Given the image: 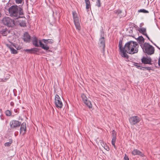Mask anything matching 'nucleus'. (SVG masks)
<instances>
[{"mask_svg": "<svg viewBox=\"0 0 160 160\" xmlns=\"http://www.w3.org/2000/svg\"><path fill=\"white\" fill-rule=\"evenodd\" d=\"M154 48L151 45V55L154 53Z\"/></svg>", "mask_w": 160, "mask_h": 160, "instance_id": "473e14b6", "label": "nucleus"}, {"mask_svg": "<svg viewBox=\"0 0 160 160\" xmlns=\"http://www.w3.org/2000/svg\"><path fill=\"white\" fill-rule=\"evenodd\" d=\"M140 42H144V41L143 40H142V41H139Z\"/></svg>", "mask_w": 160, "mask_h": 160, "instance_id": "a18cd8bd", "label": "nucleus"}, {"mask_svg": "<svg viewBox=\"0 0 160 160\" xmlns=\"http://www.w3.org/2000/svg\"><path fill=\"white\" fill-rule=\"evenodd\" d=\"M23 0H16V2L17 4L21 3Z\"/></svg>", "mask_w": 160, "mask_h": 160, "instance_id": "72a5a7b5", "label": "nucleus"}, {"mask_svg": "<svg viewBox=\"0 0 160 160\" xmlns=\"http://www.w3.org/2000/svg\"><path fill=\"white\" fill-rule=\"evenodd\" d=\"M122 41H119V51L121 56L125 58L126 61L128 60L129 56L127 53L133 54L137 53L138 52V44L135 42L130 41L122 47Z\"/></svg>", "mask_w": 160, "mask_h": 160, "instance_id": "f257e3e1", "label": "nucleus"}, {"mask_svg": "<svg viewBox=\"0 0 160 160\" xmlns=\"http://www.w3.org/2000/svg\"><path fill=\"white\" fill-rule=\"evenodd\" d=\"M50 42L48 41H32L33 44L36 47H40L43 49L48 50L49 47L47 44V42Z\"/></svg>", "mask_w": 160, "mask_h": 160, "instance_id": "7ed1b4c3", "label": "nucleus"}, {"mask_svg": "<svg viewBox=\"0 0 160 160\" xmlns=\"http://www.w3.org/2000/svg\"><path fill=\"white\" fill-rule=\"evenodd\" d=\"M26 41V42H28L29 41H27V40H26V41Z\"/></svg>", "mask_w": 160, "mask_h": 160, "instance_id": "09e8293b", "label": "nucleus"}, {"mask_svg": "<svg viewBox=\"0 0 160 160\" xmlns=\"http://www.w3.org/2000/svg\"><path fill=\"white\" fill-rule=\"evenodd\" d=\"M112 138H116V131L114 130H113L112 131Z\"/></svg>", "mask_w": 160, "mask_h": 160, "instance_id": "bb28decb", "label": "nucleus"}, {"mask_svg": "<svg viewBox=\"0 0 160 160\" xmlns=\"http://www.w3.org/2000/svg\"><path fill=\"white\" fill-rule=\"evenodd\" d=\"M102 146L107 151H109V147L107 146L106 143H104L103 145H102Z\"/></svg>", "mask_w": 160, "mask_h": 160, "instance_id": "412c9836", "label": "nucleus"}, {"mask_svg": "<svg viewBox=\"0 0 160 160\" xmlns=\"http://www.w3.org/2000/svg\"><path fill=\"white\" fill-rule=\"evenodd\" d=\"M12 143V139H9V141L8 142H7L4 144V145L6 147H9L10 146Z\"/></svg>", "mask_w": 160, "mask_h": 160, "instance_id": "4be33fe9", "label": "nucleus"}, {"mask_svg": "<svg viewBox=\"0 0 160 160\" xmlns=\"http://www.w3.org/2000/svg\"><path fill=\"white\" fill-rule=\"evenodd\" d=\"M97 0H92L93 2H96Z\"/></svg>", "mask_w": 160, "mask_h": 160, "instance_id": "c03bdc74", "label": "nucleus"}, {"mask_svg": "<svg viewBox=\"0 0 160 160\" xmlns=\"http://www.w3.org/2000/svg\"><path fill=\"white\" fill-rule=\"evenodd\" d=\"M55 104L56 107L58 108H62L63 106V104L59 95H56L55 97Z\"/></svg>", "mask_w": 160, "mask_h": 160, "instance_id": "6e6552de", "label": "nucleus"}, {"mask_svg": "<svg viewBox=\"0 0 160 160\" xmlns=\"http://www.w3.org/2000/svg\"><path fill=\"white\" fill-rule=\"evenodd\" d=\"M116 140V138H112V144L114 146L115 148H116V147L115 145Z\"/></svg>", "mask_w": 160, "mask_h": 160, "instance_id": "6ab92c4d", "label": "nucleus"}, {"mask_svg": "<svg viewBox=\"0 0 160 160\" xmlns=\"http://www.w3.org/2000/svg\"><path fill=\"white\" fill-rule=\"evenodd\" d=\"M85 2H90L89 0H85Z\"/></svg>", "mask_w": 160, "mask_h": 160, "instance_id": "79ce46f5", "label": "nucleus"}, {"mask_svg": "<svg viewBox=\"0 0 160 160\" xmlns=\"http://www.w3.org/2000/svg\"><path fill=\"white\" fill-rule=\"evenodd\" d=\"M25 51L30 53V52H31V49H26L25 50Z\"/></svg>", "mask_w": 160, "mask_h": 160, "instance_id": "58836bf2", "label": "nucleus"}, {"mask_svg": "<svg viewBox=\"0 0 160 160\" xmlns=\"http://www.w3.org/2000/svg\"><path fill=\"white\" fill-rule=\"evenodd\" d=\"M100 47L104 51V48L105 46L104 41H101L100 43H99Z\"/></svg>", "mask_w": 160, "mask_h": 160, "instance_id": "dca6fc26", "label": "nucleus"}, {"mask_svg": "<svg viewBox=\"0 0 160 160\" xmlns=\"http://www.w3.org/2000/svg\"><path fill=\"white\" fill-rule=\"evenodd\" d=\"M3 23L8 27H12L15 25L13 20L9 17H4L2 20Z\"/></svg>", "mask_w": 160, "mask_h": 160, "instance_id": "39448f33", "label": "nucleus"}, {"mask_svg": "<svg viewBox=\"0 0 160 160\" xmlns=\"http://www.w3.org/2000/svg\"><path fill=\"white\" fill-rule=\"evenodd\" d=\"M140 69L142 70H150V67H143L142 66H141V67L140 68Z\"/></svg>", "mask_w": 160, "mask_h": 160, "instance_id": "393cba45", "label": "nucleus"}, {"mask_svg": "<svg viewBox=\"0 0 160 160\" xmlns=\"http://www.w3.org/2000/svg\"><path fill=\"white\" fill-rule=\"evenodd\" d=\"M157 47L159 48V49L160 50V48L159 47Z\"/></svg>", "mask_w": 160, "mask_h": 160, "instance_id": "8fccbe9b", "label": "nucleus"}, {"mask_svg": "<svg viewBox=\"0 0 160 160\" xmlns=\"http://www.w3.org/2000/svg\"><path fill=\"white\" fill-rule=\"evenodd\" d=\"M19 24L21 27H25L26 26V24L25 21H22L19 23Z\"/></svg>", "mask_w": 160, "mask_h": 160, "instance_id": "c85d7f7f", "label": "nucleus"}, {"mask_svg": "<svg viewBox=\"0 0 160 160\" xmlns=\"http://www.w3.org/2000/svg\"><path fill=\"white\" fill-rule=\"evenodd\" d=\"M143 52L147 54L150 55V45L148 43H145L141 45Z\"/></svg>", "mask_w": 160, "mask_h": 160, "instance_id": "1a4fd4ad", "label": "nucleus"}, {"mask_svg": "<svg viewBox=\"0 0 160 160\" xmlns=\"http://www.w3.org/2000/svg\"><path fill=\"white\" fill-rule=\"evenodd\" d=\"M132 155L135 156V155H139L140 156L143 157V153L137 149H135L133 150L132 152Z\"/></svg>", "mask_w": 160, "mask_h": 160, "instance_id": "f8f14e48", "label": "nucleus"}, {"mask_svg": "<svg viewBox=\"0 0 160 160\" xmlns=\"http://www.w3.org/2000/svg\"><path fill=\"white\" fill-rule=\"evenodd\" d=\"M81 97L83 102L84 101L86 102V100H88L87 97L84 93L82 94Z\"/></svg>", "mask_w": 160, "mask_h": 160, "instance_id": "aec40b11", "label": "nucleus"}, {"mask_svg": "<svg viewBox=\"0 0 160 160\" xmlns=\"http://www.w3.org/2000/svg\"><path fill=\"white\" fill-rule=\"evenodd\" d=\"M139 32L141 33H142L143 35L146 36L149 39V37H148L146 33V29L144 28H139L138 30Z\"/></svg>", "mask_w": 160, "mask_h": 160, "instance_id": "4468645a", "label": "nucleus"}, {"mask_svg": "<svg viewBox=\"0 0 160 160\" xmlns=\"http://www.w3.org/2000/svg\"><path fill=\"white\" fill-rule=\"evenodd\" d=\"M0 32L3 36L7 35V34L9 33L8 31L6 30L5 29H3Z\"/></svg>", "mask_w": 160, "mask_h": 160, "instance_id": "a211bd4d", "label": "nucleus"}, {"mask_svg": "<svg viewBox=\"0 0 160 160\" xmlns=\"http://www.w3.org/2000/svg\"><path fill=\"white\" fill-rule=\"evenodd\" d=\"M10 105L12 106H13L14 105V103L12 102H10Z\"/></svg>", "mask_w": 160, "mask_h": 160, "instance_id": "ea45409f", "label": "nucleus"}, {"mask_svg": "<svg viewBox=\"0 0 160 160\" xmlns=\"http://www.w3.org/2000/svg\"><path fill=\"white\" fill-rule=\"evenodd\" d=\"M72 13L74 22L76 28L79 31L81 29V27L80 26V21L78 15L75 12L73 11Z\"/></svg>", "mask_w": 160, "mask_h": 160, "instance_id": "20e7f679", "label": "nucleus"}, {"mask_svg": "<svg viewBox=\"0 0 160 160\" xmlns=\"http://www.w3.org/2000/svg\"><path fill=\"white\" fill-rule=\"evenodd\" d=\"M8 12L10 16L14 19L22 18L20 15L23 14L22 8L17 5H12L8 9Z\"/></svg>", "mask_w": 160, "mask_h": 160, "instance_id": "f03ea898", "label": "nucleus"}, {"mask_svg": "<svg viewBox=\"0 0 160 160\" xmlns=\"http://www.w3.org/2000/svg\"><path fill=\"white\" fill-rule=\"evenodd\" d=\"M34 40H37V38H35V39H34Z\"/></svg>", "mask_w": 160, "mask_h": 160, "instance_id": "de8ad7c7", "label": "nucleus"}, {"mask_svg": "<svg viewBox=\"0 0 160 160\" xmlns=\"http://www.w3.org/2000/svg\"><path fill=\"white\" fill-rule=\"evenodd\" d=\"M117 14H119L121 13V11L120 10H118L117 11H114Z\"/></svg>", "mask_w": 160, "mask_h": 160, "instance_id": "e433bc0d", "label": "nucleus"}, {"mask_svg": "<svg viewBox=\"0 0 160 160\" xmlns=\"http://www.w3.org/2000/svg\"><path fill=\"white\" fill-rule=\"evenodd\" d=\"M2 81V82H5V81L4 80H3L2 79H0V82Z\"/></svg>", "mask_w": 160, "mask_h": 160, "instance_id": "a19ab883", "label": "nucleus"}, {"mask_svg": "<svg viewBox=\"0 0 160 160\" xmlns=\"http://www.w3.org/2000/svg\"><path fill=\"white\" fill-rule=\"evenodd\" d=\"M9 42L11 43V44H6V45L10 49L11 53L13 54H16L17 53V51L12 47V45L13 46L18 50L20 49L21 48V47L19 46H18V45H16L15 43H13L12 42Z\"/></svg>", "mask_w": 160, "mask_h": 160, "instance_id": "423d86ee", "label": "nucleus"}, {"mask_svg": "<svg viewBox=\"0 0 160 160\" xmlns=\"http://www.w3.org/2000/svg\"><path fill=\"white\" fill-rule=\"evenodd\" d=\"M135 38L137 39V40H144V39L142 36H138L137 38Z\"/></svg>", "mask_w": 160, "mask_h": 160, "instance_id": "2f4dec72", "label": "nucleus"}, {"mask_svg": "<svg viewBox=\"0 0 160 160\" xmlns=\"http://www.w3.org/2000/svg\"><path fill=\"white\" fill-rule=\"evenodd\" d=\"M150 62H151V61H150Z\"/></svg>", "mask_w": 160, "mask_h": 160, "instance_id": "3c124183", "label": "nucleus"}, {"mask_svg": "<svg viewBox=\"0 0 160 160\" xmlns=\"http://www.w3.org/2000/svg\"><path fill=\"white\" fill-rule=\"evenodd\" d=\"M141 118L137 116H132L129 119L130 124L132 125L137 124L139 122Z\"/></svg>", "mask_w": 160, "mask_h": 160, "instance_id": "0eeeda50", "label": "nucleus"}, {"mask_svg": "<svg viewBox=\"0 0 160 160\" xmlns=\"http://www.w3.org/2000/svg\"><path fill=\"white\" fill-rule=\"evenodd\" d=\"M42 40H51L50 39H42Z\"/></svg>", "mask_w": 160, "mask_h": 160, "instance_id": "37998d69", "label": "nucleus"}, {"mask_svg": "<svg viewBox=\"0 0 160 160\" xmlns=\"http://www.w3.org/2000/svg\"><path fill=\"white\" fill-rule=\"evenodd\" d=\"M17 109H14V111L15 112H17Z\"/></svg>", "mask_w": 160, "mask_h": 160, "instance_id": "49530a36", "label": "nucleus"}, {"mask_svg": "<svg viewBox=\"0 0 160 160\" xmlns=\"http://www.w3.org/2000/svg\"><path fill=\"white\" fill-rule=\"evenodd\" d=\"M96 2V5L98 7H100L101 6L100 0H97Z\"/></svg>", "mask_w": 160, "mask_h": 160, "instance_id": "c756f323", "label": "nucleus"}, {"mask_svg": "<svg viewBox=\"0 0 160 160\" xmlns=\"http://www.w3.org/2000/svg\"><path fill=\"white\" fill-rule=\"evenodd\" d=\"M5 113L7 116H10L11 114V112L9 110H7L5 112Z\"/></svg>", "mask_w": 160, "mask_h": 160, "instance_id": "7c9ffc66", "label": "nucleus"}, {"mask_svg": "<svg viewBox=\"0 0 160 160\" xmlns=\"http://www.w3.org/2000/svg\"><path fill=\"white\" fill-rule=\"evenodd\" d=\"M124 160H129L128 156L125 154L124 158Z\"/></svg>", "mask_w": 160, "mask_h": 160, "instance_id": "c9c22d12", "label": "nucleus"}, {"mask_svg": "<svg viewBox=\"0 0 160 160\" xmlns=\"http://www.w3.org/2000/svg\"><path fill=\"white\" fill-rule=\"evenodd\" d=\"M86 4V8L89 9L91 7L90 2H85Z\"/></svg>", "mask_w": 160, "mask_h": 160, "instance_id": "cd10ccee", "label": "nucleus"}, {"mask_svg": "<svg viewBox=\"0 0 160 160\" xmlns=\"http://www.w3.org/2000/svg\"><path fill=\"white\" fill-rule=\"evenodd\" d=\"M31 52H30V53H35L38 52V49L37 48H31Z\"/></svg>", "mask_w": 160, "mask_h": 160, "instance_id": "5701e85b", "label": "nucleus"}, {"mask_svg": "<svg viewBox=\"0 0 160 160\" xmlns=\"http://www.w3.org/2000/svg\"><path fill=\"white\" fill-rule=\"evenodd\" d=\"M83 102L89 108H92V105L90 101L87 100H86V102L84 101Z\"/></svg>", "mask_w": 160, "mask_h": 160, "instance_id": "f3484780", "label": "nucleus"}, {"mask_svg": "<svg viewBox=\"0 0 160 160\" xmlns=\"http://www.w3.org/2000/svg\"><path fill=\"white\" fill-rule=\"evenodd\" d=\"M22 39L23 40H29L30 39V36L28 33L25 32L22 36Z\"/></svg>", "mask_w": 160, "mask_h": 160, "instance_id": "2eb2a0df", "label": "nucleus"}, {"mask_svg": "<svg viewBox=\"0 0 160 160\" xmlns=\"http://www.w3.org/2000/svg\"><path fill=\"white\" fill-rule=\"evenodd\" d=\"M21 125V123L18 121L12 120L10 122V127L12 128H16L19 127Z\"/></svg>", "mask_w": 160, "mask_h": 160, "instance_id": "9d476101", "label": "nucleus"}, {"mask_svg": "<svg viewBox=\"0 0 160 160\" xmlns=\"http://www.w3.org/2000/svg\"><path fill=\"white\" fill-rule=\"evenodd\" d=\"M141 60L142 63L144 64H150V58L148 56L143 57Z\"/></svg>", "mask_w": 160, "mask_h": 160, "instance_id": "9b49d317", "label": "nucleus"}, {"mask_svg": "<svg viewBox=\"0 0 160 160\" xmlns=\"http://www.w3.org/2000/svg\"><path fill=\"white\" fill-rule=\"evenodd\" d=\"M100 34H101V38L100 39H105V35L104 34V32L103 31H101L100 32Z\"/></svg>", "mask_w": 160, "mask_h": 160, "instance_id": "a878e982", "label": "nucleus"}, {"mask_svg": "<svg viewBox=\"0 0 160 160\" xmlns=\"http://www.w3.org/2000/svg\"><path fill=\"white\" fill-rule=\"evenodd\" d=\"M99 142L102 146V145H103L105 143L102 140H100L99 141Z\"/></svg>", "mask_w": 160, "mask_h": 160, "instance_id": "4c0bfd02", "label": "nucleus"}, {"mask_svg": "<svg viewBox=\"0 0 160 160\" xmlns=\"http://www.w3.org/2000/svg\"><path fill=\"white\" fill-rule=\"evenodd\" d=\"M138 12H142L143 13H148L149 12L144 9H140L138 11Z\"/></svg>", "mask_w": 160, "mask_h": 160, "instance_id": "b1692460", "label": "nucleus"}, {"mask_svg": "<svg viewBox=\"0 0 160 160\" xmlns=\"http://www.w3.org/2000/svg\"><path fill=\"white\" fill-rule=\"evenodd\" d=\"M26 131V124L25 122L23 123L21 125L20 129V133L23 135L25 134Z\"/></svg>", "mask_w": 160, "mask_h": 160, "instance_id": "ddd939ff", "label": "nucleus"}, {"mask_svg": "<svg viewBox=\"0 0 160 160\" xmlns=\"http://www.w3.org/2000/svg\"><path fill=\"white\" fill-rule=\"evenodd\" d=\"M135 66H136V67L138 69H140L141 66L139 65L138 63H136L135 64Z\"/></svg>", "mask_w": 160, "mask_h": 160, "instance_id": "f704fd0d", "label": "nucleus"}]
</instances>
